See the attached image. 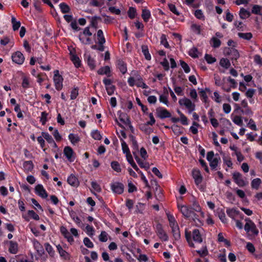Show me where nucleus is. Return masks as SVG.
Wrapping results in <instances>:
<instances>
[{"label": "nucleus", "instance_id": "28", "mask_svg": "<svg viewBox=\"0 0 262 262\" xmlns=\"http://www.w3.org/2000/svg\"><path fill=\"white\" fill-rule=\"evenodd\" d=\"M68 137L73 145H75L80 141V138L78 135L71 133L69 135Z\"/></svg>", "mask_w": 262, "mask_h": 262}, {"label": "nucleus", "instance_id": "38", "mask_svg": "<svg viewBox=\"0 0 262 262\" xmlns=\"http://www.w3.org/2000/svg\"><path fill=\"white\" fill-rule=\"evenodd\" d=\"M11 23L12 24V28L14 31L17 30L20 27V22L17 21L14 16L11 17Z\"/></svg>", "mask_w": 262, "mask_h": 262}, {"label": "nucleus", "instance_id": "29", "mask_svg": "<svg viewBox=\"0 0 262 262\" xmlns=\"http://www.w3.org/2000/svg\"><path fill=\"white\" fill-rule=\"evenodd\" d=\"M84 60L87 61L88 66L94 65V59L89 52H86L84 55Z\"/></svg>", "mask_w": 262, "mask_h": 262}, {"label": "nucleus", "instance_id": "49", "mask_svg": "<svg viewBox=\"0 0 262 262\" xmlns=\"http://www.w3.org/2000/svg\"><path fill=\"white\" fill-rule=\"evenodd\" d=\"M167 216L169 222V226L170 227L178 224L174 216L172 214L168 213L167 214Z\"/></svg>", "mask_w": 262, "mask_h": 262}, {"label": "nucleus", "instance_id": "52", "mask_svg": "<svg viewBox=\"0 0 262 262\" xmlns=\"http://www.w3.org/2000/svg\"><path fill=\"white\" fill-rule=\"evenodd\" d=\"M41 135L49 144L51 142H53L54 140L52 136L48 133L42 132H41Z\"/></svg>", "mask_w": 262, "mask_h": 262}, {"label": "nucleus", "instance_id": "9", "mask_svg": "<svg viewBox=\"0 0 262 262\" xmlns=\"http://www.w3.org/2000/svg\"><path fill=\"white\" fill-rule=\"evenodd\" d=\"M11 57L13 61L18 64H22L25 60L23 54L19 51L14 53Z\"/></svg>", "mask_w": 262, "mask_h": 262}, {"label": "nucleus", "instance_id": "36", "mask_svg": "<svg viewBox=\"0 0 262 262\" xmlns=\"http://www.w3.org/2000/svg\"><path fill=\"white\" fill-rule=\"evenodd\" d=\"M45 248L46 250L50 255V256L53 257L55 255V251L54 250L52 246L48 243H46L45 244Z\"/></svg>", "mask_w": 262, "mask_h": 262}, {"label": "nucleus", "instance_id": "17", "mask_svg": "<svg viewBox=\"0 0 262 262\" xmlns=\"http://www.w3.org/2000/svg\"><path fill=\"white\" fill-rule=\"evenodd\" d=\"M63 154L70 162H73L74 161V158H73L74 151L71 147L68 146H66L63 149Z\"/></svg>", "mask_w": 262, "mask_h": 262}, {"label": "nucleus", "instance_id": "61", "mask_svg": "<svg viewBox=\"0 0 262 262\" xmlns=\"http://www.w3.org/2000/svg\"><path fill=\"white\" fill-rule=\"evenodd\" d=\"M233 122L238 126H242L243 125V120L242 118L238 116H235L232 119Z\"/></svg>", "mask_w": 262, "mask_h": 262}, {"label": "nucleus", "instance_id": "22", "mask_svg": "<svg viewBox=\"0 0 262 262\" xmlns=\"http://www.w3.org/2000/svg\"><path fill=\"white\" fill-rule=\"evenodd\" d=\"M67 182L70 185L74 187H77L79 184L78 179L73 174L68 178Z\"/></svg>", "mask_w": 262, "mask_h": 262}, {"label": "nucleus", "instance_id": "4", "mask_svg": "<svg viewBox=\"0 0 262 262\" xmlns=\"http://www.w3.org/2000/svg\"><path fill=\"white\" fill-rule=\"evenodd\" d=\"M180 105L185 106L189 110V113H191L195 110V104L191 101L186 98L180 99L179 101Z\"/></svg>", "mask_w": 262, "mask_h": 262}, {"label": "nucleus", "instance_id": "10", "mask_svg": "<svg viewBox=\"0 0 262 262\" xmlns=\"http://www.w3.org/2000/svg\"><path fill=\"white\" fill-rule=\"evenodd\" d=\"M192 176L194 180L195 184L198 186L202 182L203 177L200 171L198 169H193L192 171Z\"/></svg>", "mask_w": 262, "mask_h": 262}, {"label": "nucleus", "instance_id": "5", "mask_svg": "<svg viewBox=\"0 0 262 262\" xmlns=\"http://www.w3.org/2000/svg\"><path fill=\"white\" fill-rule=\"evenodd\" d=\"M156 231L160 239L163 241H167L168 240V236L164 231L162 225L161 224H158L156 225Z\"/></svg>", "mask_w": 262, "mask_h": 262}, {"label": "nucleus", "instance_id": "6", "mask_svg": "<svg viewBox=\"0 0 262 262\" xmlns=\"http://www.w3.org/2000/svg\"><path fill=\"white\" fill-rule=\"evenodd\" d=\"M234 182L239 187H243L247 185V183L243 180L242 175L238 172H235L232 174Z\"/></svg>", "mask_w": 262, "mask_h": 262}, {"label": "nucleus", "instance_id": "26", "mask_svg": "<svg viewBox=\"0 0 262 262\" xmlns=\"http://www.w3.org/2000/svg\"><path fill=\"white\" fill-rule=\"evenodd\" d=\"M80 42L84 45H89L92 43V40L90 38V37H88L87 35H83L81 34H79L78 36Z\"/></svg>", "mask_w": 262, "mask_h": 262}, {"label": "nucleus", "instance_id": "37", "mask_svg": "<svg viewBox=\"0 0 262 262\" xmlns=\"http://www.w3.org/2000/svg\"><path fill=\"white\" fill-rule=\"evenodd\" d=\"M168 59L169 61H168V59H165L164 61L162 62V66H168L169 64H170V66H177L174 59L171 56H168Z\"/></svg>", "mask_w": 262, "mask_h": 262}, {"label": "nucleus", "instance_id": "32", "mask_svg": "<svg viewBox=\"0 0 262 262\" xmlns=\"http://www.w3.org/2000/svg\"><path fill=\"white\" fill-rule=\"evenodd\" d=\"M188 53L190 56L195 58L199 57L200 52H199L198 49L196 47H193L192 48L189 49Z\"/></svg>", "mask_w": 262, "mask_h": 262}, {"label": "nucleus", "instance_id": "55", "mask_svg": "<svg viewBox=\"0 0 262 262\" xmlns=\"http://www.w3.org/2000/svg\"><path fill=\"white\" fill-rule=\"evenodd\" d=\"M92 136L95 140H100L102 138V136L98 130H93L92 132Z\"/></svg>", "mask_w": 262, "mask_h": 262}, {"label": "nucleus", "instance_id": "21", "mask_svg": "<svg viewBox=\"0 0 262 262\" xmlns=\"http://www.w3.org/2000/svg\"><path fill=\"white\" fill-rule=\"evenodd\" d=\"M192 238L194 242L201 243L203 242L202 235L198 229H194L192 231Z\"/></svg>", "mask_w": 262, "mask_h": 262}, {"label": "nucleus", "instance_id": "51", "mask_svg": "<svg viewBox=\"0 0 262 262\" xmlns=\"http://www.w3.org/2000/svg\"><path fill=\"white\" fill-rule=\"evenodd\" d=\"M142 51L147 60H149L151 58L150 55L148 52V48L147 46H143L142 47Z\"/></svg>", "mask_w": 262, "mask_h": 262}, {"label": "nucleus", "instance_id": "7", "mask_svg": "<svg viewBox=\"0 0 262 262\" xmlns=\"http://www.w3.org/2000/svg\"><path fill=\"white\" fill-rule=\"evenodd\" d=\"M157 117L161 119L171 117V114L165 108L159 107L156 109Z\"/></svg>", "mask_w": 262, "mask_h": 262}, {"label": "nucleus", "instance_id": "14", "mask_svg": "<svg viewBox=\"0 0 262 262\" xmlns=\"http://www.w3.org/2000/svg\"><path fill=\"white\" fill-rule=\"evenodd\" d=\"M5 243L9 244V252L13 254H16L18 251V245L17 242L10 241H5Z\"/></svg>", "mask_w": 262, "mask_h": 262}, {"label": "nucleus", "instance_id": "44", "mask_svg": "<svg viewBox=\"0 0 262 262\" xmlns=\"http://www.w3.org/2000/svg\"><path fill=\"white\" fill-rule=\"evenodd\" d=\"M121 146H122V149L123 152L124 154H125L126 155L130 154L129 149L127 144L126 143V142L122 139H121Z\"/></svg>", "mask_w": 262, "mask_h": 262}, {"label": "nucleus", "instance_id": "59", "mask_svg": "<svg viewBox=\"0 0 262 262\" xmlns=\"http://www.w3.org/2000/svg\"><path fill=\"white\" fill-rule=\"evenodd\" d=\"M78 95V89L77 87L74 88L71 91L70 98L71 100L75 99Z\"/></svg>", "mask_w": 262, "mask_h": 262}, {"label": "nucleus", "instance_id": "58", "mask_svg": "<svg viewBox=\"0 0 262 262\" xmlns=\"http://www.w3.org/2000/svg\"><path fill=\"white\" fill-rule=\"evenodd\" d=\"M71 53V59L73 62L75 66H79V62L80 61L79 57L73 54H72V51H70Z\"/></svg>", "mask_w": 262, "mask_h": 262}, {"label": "nucleus", "instance_id": "8", "mask_svg": "<svg viewBox=\"0 0 262 262\" xmlns=\"http://www.w3.org/2000/svg\"><path fill=\"white\" fill-rule=\"evenodd\" d=\"M111 187L113 192L117 194H121L123 192L124 185L120 182H116L111 184Z\"/></svg>", "mask_w": 262, "mask_h": 262}, {"label": "nucleus", "instance_id": "63", "mask_svg": "<svg viewBox=\"0 0 262 262\" xmlns=\"http://www.w3.org/2000/svg\"><path fill=\"white\" fill-rule=\"evenodd\" d=\"M171 128L175 134L179 135L182 133L180 126L178 125L174 124L172 125Z\"/></svg>", "mask_w": 262, "mask_h": 262}, {"label": "nucleus", "instance_id": "1", "mask_svg": "<svg viewBox=\"0 0 262 262\" xmlns=\"http://www.w3.org/2000/svg\"><path fill=\"white\" fill-rule=\"evenodd\" d=\"M245 221L246 223L244 226V229L248 233V236L250 237V238L257 236L259 231L255 223L249 218H246Z\"/></svg>", "mask_w": 262, "mask_h": 262}, {"label": "nucleus", "instance_id": "40", "mask_svg": "<svg viewBox=\"0 0 262 262\" xmlns=\"http://www.w3.org/2000/svg\"><path fill=\"white\" fill-rule=\"evenodd\" d=\"M226 212L229 217L233 219L235 215L238 214L239 212L234 208H228L227 209Z\"/></svg>", "mask_w": 262, "mask_h": 262}, {"label": "nucleus", "instance_id": "53", "mask_svg": "<svg viewBox=\"0 0 262 262\" xmlns=\"http://www.w3.org/2000/svg\"><path fill=\"white\" fill-rule=\"evenodd\" d=\"M48 113L46 112H42L41 113V116L40 117V121L42 125H45L47 121V117Z\"/></svg>", "mask_w": 262, "mask_h": 262}, {"label": "nucleus", "instance_id": "11", "mask_svg": "<svg viewBox=\"0 0 262 262\" xmlns=\"http://www.w3.org/2000/svg\"><path fill=\"white\" fill-rule=\"evenodd\" d=\"M225 52L232 60H236L239 56L238 51L233 48H226Z\"/></svg>", "mask_w": 262, "mask_h": 262}, {"label": "nucleus", "instance_id": "35", "mask_svg": "<svg viewBox=\"0 0 262 262\" xmlns=\"http://www.w3.org/2000/svg\"><path fill=\"white\" fill-rule=\"evenodd\" d=\"M136 161L138 163V164L139 165V166L141 168H144L145 169H148L149 167L148 163L146 162H144L143 161H142L139 157L137 156H136L134 157Z\"/></svg>", "mask_w": 262, "mask_h": 262}, {"label": "nucleus", "instance_id": "57", "mask_svg": "<svg viewBox=\"0 0 262 262\" xmlns=\"http://www.w3.org/2000/svg\"><path fill=\"white\" fill-rule=\"evenodd\" d=\"M205 59L208 64H212L216 61L215 57L212 56L211 55L207 54L205 55Z\"/></svg>", "mask_w": 262, "mask_h": 262}, {"label": "nucleus", "instance_id": "16", "mask_svg": "<svg viewBox=\"0 0 262 262\" xmlns=\"http://www.w3.org/2000/svg\"><path fill=\"white\" fill-rule=\"evenodd\" d=\"M97 38V43L98 45H101L104 46L106 40L103 34V32L102 30H98L97 33L95 35Z\"/></svg>", "mask_w": 262, "mask_h": 262}, {"label": "nucleus", "instance_id": "42", "mask_svg": "<svg viewBox=\"0 0 262 262\" xmlns=\"http://www.w3.org/2000/svg\"><path fill=\"white\" fill-rule=\"evenodd\" d=\"M192 202L191 209L196 212H200L201 211V208L195 198L193 199Z\"/></svg>", "mask_w": 262, "mask_h": 262}, {"label": "nucleus", "instance_id": "48", "mask_svg": "<svg viewBox=\"0 0 262 262\" xmlns=\"http://www.w3.org/2000/svg\"><path fill=\"white\" fill-rule=\"evenodd\" d=\"M161 44L163 45L166 48H168L169 46L167 40L166 36L165 34H162L160 37Z\"/></svg>", "mask_w": 262, "mask_h": 262}, {"label": "nucleus", "instance_id": "20", "mask_svg": "<svg viewBox=\"0 0 262 262\" xmlns=\"http://www.w3.org/2000/svg\"><path fill=\"white\" fill-rule=\"evenodd\" d=\"M97 73L99 75H105L107 77H111L112 76L110 67H101V68L98 70Z\"/></svg>", "mask_w": 262, "mask_h": 262}, {"label": "nucleus", "instance_id": "23", "mask_svg": "<svg viewBox=\"0 0 262 262\" xmlns=\"http://www.w3.org/2000/svg\"><path fill=\"white\" fill-rule=\"evenodd\" d=\"M172 232L173 234V237L175 240H179L180 239L181 234L180 232V229L178 225H175L171 227Z\"/></svg>", "mask_w": 262, "mask_h": 262}, {"label": "nucleus", "instance_id": "62", "mask_svg": "<svg viewBox=\"0 0 262 262\" xmlns=\"http://www.w3.org/2000/svg\"><path fill=\"white\" fill-rule=\"evenodd\" d=\"M83 243L85 246L89 248H92L94 247L93 243L88 237H84L83 239Z\"/></svg>", "mask_w": 262, "mask_h": 262}, {"label": "nucleus", "instance_id": "54", "mask_svg": "<svg viewBox=\"0 0 262 262\" xmlns=\"http://www.w3.org/2000/svg\"><path fill=\"white\" fill-rule=\"evenodd\" d=\"M238 35L240 38L246 40H250L252 37V35L251 33H239Z\"/></svg>", "mask_w": 262, "mask_h": 262}, {"label": "nucleus", "instance_id": "34", "mask_svg": "<svg viewBox=\"0 0 262 262\" xmlns=\"http://www.w3.org/2000/svg\"><path fill=\"white\" fill-rule=\"evenodd\" d=\"M251 13L254 14L262 15V6L257 5H253Z\"/></svg>", "mask_w": 262, "mask_h": 262}, {"label": "nucleus", "instance_id": "24", "mask_svg": "<svg viewBox=\"0 0 262 262\" xmlns=\"http://www.w3.org/2000/svg\"><path fill=\"white\" fill-rule=\"evenodd\" d=\"M24 170L26 172L31 171L34 168V164L32 161H26L23 163Z\"/></svg>", "mask_w": 262, "mask_h": 262}, {"label": "nucleus", "instance_id": "27", "mask_svg": "<svg viewBox=\"0 0 262 262\" xmlns=\"http://www.w3.org/2000/svg\"><path fill=\"white\" fill-rule=\"evenodd\" d=\"M59 7L61 12L62 13H68L70 12V7L65 3H61L59 5Z\"/></svg>", "mask_w": 262, "mask_h": 262}, {"label": "nucleus", "instance_id": "41", "mask_svg": "<svg viewBox=\"0 0 262 262\" xmlns=\"http://www.w3.org/2000/svg\"><path fill=\"white\" fill-rule=\"evenodd\" d=\"M261 183V181L259 178L254 179L251 182V187L253 189H258Z\"/></svg>", "mask_w": 262, "mask_h": 262}, {"label": "nucleus", "instance_id": "31", "mask_svg": "<svg viewBox=\"0 0 262 262\" xmlns=\"http://www.w3.org/2000/svg\"><path fill=\"white\" fill-rule=\"evenodd\" d=\"M136 81L137 82L136 83V85L138 87H140L143 89H147L148 88V86L144 82H143L142 78L140 76L137 75Z\"/></svg>", "mask_w": 262, "mask_h": 262}, {"label": "nucleus", "instance_id": "25", "mask_svg": "<svg viewBox=\"0 0 262 262\" xmlns=\"http://www.w3.org/2000/svg\"><path fill=\"white\" fill-rule=\"evenodd\" d=\"M141 16L145 22H148L151 17L150 11L148 9H143Z\"/></svg>", "mask_w": 262, "mask_h": 262}, {"label": "nucleus", "instance_id": "64", "mask_svg": "<svg viewBox=\"0 0 262 262\" xmlns=\"http://www.w3.org/2000/svg\"><path fill=\"white\" fill-rule=\"evenodd\" d=\"M28 214L35 220L38 221L39 220V215L36 213L33 210H29Z\"/></svg>", "mask_w": 262, "mask_h": 262}, {"label": "nucleus", "instance_id": "60", "mask_svg": "<svg viewBox=\"0 0 262 262\" xmlns=\"http://www.w3.org/2000/svg\"><path fill=\"white\" fill-rule=\"evenodd\" d=\"M128 15L131 19L135 18L136 14V10L135 8L130 7L128 11Z\"/></svg>", "mask_w": 262, "mask_h": 262}, {"label": "nucleus", "instance_id": "47", "mask_svg": "<svg viewBox=\"0 0 262 262\" xmlns=\"http://www.w3.org/2000/svg\"><path fill=\"white\" fill-rule=\"evenodd\" d=\"M197 253H198L200 256L204 257L208 255V251L207 250V247L204 246L203 247L202 249L196 250Z\"/></svg>", "mask_w": 262, "mask_h": 262}, {"label": "nucleus", "instance_id": "15", "mask_svg": "<svg viewBox=\"0 0 262 262\" xmlns=\"http://www.w3.org/2000/svg\"><path fill=\"white\" fill-rule=\"evenodd\" d=\"M129 138L132 143L133 154L135 157L138 155L139 151L138 144L136 140V138L133 135H130Z\"/></svg>", "mask_w": 262, "mask_h": 262}, {"label": "nucleus", "instance_id": "56", "mask_svg": "<svg viewBox=\"0 0 262 262\" xmlns=\"http://www.w3.org/2000/svg\"><path fill=\"white\" fill-rule=\"evenodd\" d=\"M107 233L104 231H101L100 234L99 236V239L100 242H105L107 241Z\"/></svg>", "mask_w": 262, "mask_h": 262}, {"label": "nucleus", "instance_id": "39", "mask_svg": "<svg viewBox=\"0 0 262 262\" xmlns=\"http://www.w3.org/2000/svg\"><path fill=\"white\" fill-rule=\"evenodd\" d=\"M191 30L196 34L200 35L201 33V27L196 24H192L190 27Z\"/></svg>", "mask_w": 262, "mask_h": 262}, {"label": "nucleus", "instance_id": "33", "mask_svg": "<svg viewBox=\"0 0 262 262\" xmlns=\"http://www.w3.org/2000/svg\"><path fill=\"white\" fill-rule=\"evenodd\" d=\"M239 15L241 18L246 19L250 16V12L245 9L242 8L239 11Z\"/></svg>", "mask_w": 262, "mask_h": 262}, {"label": "nucleus", "instance_id": "18", "mask_svg": "<svg viewBox=\"0 0 262 262\" xmlns=\"http://www.w3.org/2000/svg\"><path fill=\"white\" fill-rule=\"evenodd\" d=\"M33 246L39 255L42 256L45 253L43 247L37 240L33 241Z\"/></svg>", "mask_w": 262, "mask_h": 262}, {"label": "nucleus", "instance_id": "12", "mask_svg": "<svg viewBox=\"0 0 262 262\" xmlns=\"http://www.w3.org/2000/svg\"><path fill=\"white\" fill-rule=\"evenodd\" d=\"M35 191L36 194L42 198L45 199L48 197V193L41 184H38L36 186Z\"/></svg>", "mask_w": 262, "mask_h": 262}, {"label": "nucleus", "instance_id": "30", "mask_svg": "<svg viewBox=\"0 0 262 262\" xmlns=\"http://www.w3.org/2000/svg\"><path fill=\"white\" fill-rule=\"evenodd\" d=\"M210 43L213 48H217L221 46V41L219 38L213 37L210 40Z\"/></svg>", "mask_w": 262, "mask_h": 262}, {"label": "nucleus", "instance_id": "45", "mask_svg": "<svg viewBox=\"0 0 262 262\" xmlns=\"http://www.w3.org/2000/svg\"><path fill=\"white\" fill-rule=\"evenodd\" d=\"M194 15L196 17V18H197L199 19L203 20H205V16L202 10L201 9H198L195 10L194 13Z\"/></svg>", "mask_w": 262, "mask_h": 262}, {"label": "nucleus", "instance_id": "2", "mask_svg": "<svg viewBox=\"0 0 262 262\" xmlns=\"http://www.w3.org/2000/svg\"><path fill=\"white\" fill-rule=\"evenodd\" d=\"M207 160L209 162L210 166L212 170H216L219 162L221 161V158L219 155L216 154L214 156V152L210 151L207 154Z\"/></svg>", "mask_w": 262, "mask_h": 262}, {"label": "nucleus", "instance_id": "19", "mask_svg": "<svg viewBox=\"0 0 262 262\" xmlns=\"http://www.w3.org/2000/svg\"><path fill=\"white\" fill-rule=\"evenodd\" d=\"M118 114L119 115V119L121 122L125 125L130 124V121L126 114L119 111Z\"/></svg>", "mask_w": 262, "mask_h": 262}, {"label": "nucleus", "instance_id": "50", "mask_svg": "<svg viewBox=\"0 0 262 262\" xmlns=\"http://www.w3.org/2000/svg\"><path fill=\"white\" fill-rule=\"evenodd\" d=\"M199 93L200 96L201 100L205 103L207 102V101L208 100V96L206 93V91H204L203 89H201Z\"/></svg>", "mask_w": 262, "mask_h": 262}, {"label": "nucleus", "instance_id": "43", "mask_svg": "<svg viewBox=\"0 0 262 262\" xmlns=\"http://www.w3.org/2000/svg\"><path fill=\"white\" fill-rule=\"evenodd\" d=\"M190 217L192 218L196 226L199 227L203 225L201 221L198 218V215L194 212Z\"/></svg>", "mask_w": 262, "mask_h": 262}, {"label": "nucleus", "instance_id": "3", "mask_svg": "<svg viewBox=\"0 0 262 262\" xmlns=\"http://www.w3.org/2000/svg\"><path fill=\"white\" fill-rule=\"evenodd\" d=\"M53 80L56 89L57 91L61 90L63 85V78L60 75H59L58 70H55L54 71Z\"/></svg>", "mask_w": 262, "mask_h": 262}, {"label": "nucleus", "instance_id": "46", "mask_svg": "<svg viewBox=\"0 0 262 262\" xmlns=\"http://www.w3.org/2000/svg\"><path fill=\"white\" fill-rule=\"evenodd\" d=\"M111 166L112 169L117 172H121V168L119 163L117 161H113L111 163Z\"/></svg>", "mask_w": 262, "mask_h": 262}, {"label": "nucleus", "instance_id": "13", "mask_svg": "<svg viewBox=\"0 0 262 262\" xmlns=\"http://www.w3.org/2000/svg\"><path fill=\"white\" fill-rule=\"evenodd\" d=\"M178 208L183 215L186 218L190 217L194 212L186 206L182 205L180 206L178 205Z\"/></svg>", "mask_w": 262, "mask_h": 262}]
</instances>
